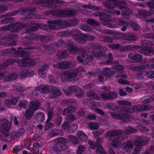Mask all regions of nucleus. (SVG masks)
Here are the masks:
<instances>
[{
    "label": "nucleus",
    "instance_id": "f257e3e1",
    "mask_svg": "<svg viewBox=\"0 0 154 154\" xmlns=\"http://www.w3.org/2000/svg\"><path fill=\"white\" fill-rule=\"evenodd\" d=\"M124 111L132 113L135 111L134 106L132 108L120 107L119 109L112 110L109 112V114L115 119L122 120L125 123L130 122L131 115Z\"/></svg>",
    "mask_w": 154,
    "mask_h": 154
},
{
    "label": "nucleus",
    "instance_id": "f03ea898",
    "mask_svg": "<svg viewBox=\"0 0 154 154\" xmlns=\"http://www.w3.org/2000/svg\"><path fill=\"white\" fill-rule=\"evenodd\" d=\"M123 132V131L122 130H118L106 132V137H114L112 141L110 143L111 145L113 147H118L121 144L122 140L127 139V136H120Z\"/></svg>",
    "mask_w": 154,
    "mask_h": 154
},
{
    "label": "nucleus",
    "instance_id": "7ed1b4c3",
    "mask_svg": "<svg viewBox=\"0 0 154 154\" xmlns=\"http://www.w3.org/2000/svg\"><path fill=\"white\" fill-rule=\"evenodd\" d=\"M136 140L134 141V144L137 147L134 148V152L136 153L140 152L142 147L148 143L149 139L145 137L136 135L135 137Z\"/></svg>",
    "mask_w": 154,
    "mask_h": 154
},
{
    "label": "nucleus",
    "instance_id": "20e7f679",
    "mask_svg": "<svg viewBox=\"0 0 154 154\" xmlns=\"http://www.w3.org/2000/svg\"><path fill=\"white\" fill-rule=\"evenodd\" d=\"M96 52L92 53L93 55L97 57H100L103 56V54L98 50L96 51ZM81 57L79 56L78 59L80 62H83L84 64H87L88 62H91L93 60L92 56H88V53L84 51L81 52Z\"/></svg>",
    "mask_w": 154,
    "mask_h": 154
},
{
    "label": "nucleus",
    "instance_id": "39448f33",
    "mask_svg": "<svg viewBox=\"0 0 154 154\" xmlns=\"http://www.w3.org/2000/svg\"><path fill=\"white\" fill-rule=\"evenodd\" d=\"M72 33V35L75 40L82 43H85L87 39L93 40L94 39L93 36L91 35L82 34L80 31L76 30H73Z\"/></svg>",
    "mask_w": 154,
    "mask_h": 154
},
{
    "label": "nucleus",
    "instance_id": "423d86ee",
    "mask_svg": "<svg viewBox=\"0 0 154 154\" xmlns=\"http://www.w3.org/2000/svg\"><path fill=\"white\" fill-rule=\"evenodd\" d=\"M40 105V103L37 100L31 102L29 104V107L24 114L26 118L29 119L31 118L35 111L38 109Z\"/></svg>",
    "mask_w": 154,
    "mask_h": 154
},
{
    "label": "nucleus",
    "instance_id": "0eeeda50",
    "mask_svg": "<svg viewBox=\"0 0 154 154\" xmlns=\"http://www.w3.org/2000/svg\"><path fill=\"white\" fill-rule=\"evenodd\" d=\"M57 143L54 146V150L60 152L64 150L67 148L66 145L65 143H68L69 141L64 138H59L57 139Z\"/></svg>",
    "mask_w": 154,
    "mask_h": 154
},
{
    "label": "nucleus",
    "instance_id": "6e6552de",
    "mask_svg": "<svg viewBox=\"0 0 154 154\" xmlns=\"http://www.w3.org/2000/svg\"><path fill=\"white\" fill-rule=\"evenodd\" d=\"M2 124L0 127V131L3 136H7L8 134V131L9 130L11 124L6 119H4L0 120Z\"/></svg>",
    "mask_w": 154,
    "mask_h": 154
},
{
    "label": "nucleus",
    "instance_id": "1a4fd4ad",
    "mask_svg": "<svg viewBox=\"0 0 154 154\" xmlns=\"http://www.w3.org/2000/svg\"><path fill=\"white\" fill-rule=\"evenodd\" d=\"M18 65L22 66H31L34 65L36 62L35 60L32 57H27L21 60H16Z\"/></svg>",
    "mask_w": 154,
    "mask_h": 154
},
{
    "label": "nucleus",
    "instance_id": "9d476101",
    "mask_svg": "<svg viewBox=\"0 0 154 154\" xmlns=\"http://www.w3.org/2000/svg\"><path fill=\"white\" fill-rule=\"evenodd\" d=\"M73 22L72 20L61 21L57 20L55 21H51V23L59 28H66L70 25V24Z\"/></svg>",
    "mask_w": 154,
    "mask_h": 154
},
{
    "label": "nucleus",
    "instance_id": "9b49d317",
    "mask_svg": "<svg viewBox=\"0 0 154 154\" xmlns=\"http://www.w3.org/2000/svg\"><path fill=\"white\" fill-rule=\"evenodd\" d=\"M118 2L116 0H106V12H109L112 14H116V10L113 9L114 6L117 5Z\"/></svg>",
    "mask_w": 154,
    "mask_h": 154
},
{
    "label": "nucleus",
    "instance_id": "f8f14e48",
    "mask_svg": "<svg viewBox=\"0 0 154 154\" xmlns=\"http://www.w3.org/2000/svg\"><path fill=\"white\" fill-rule=\"evenodd\" d=\"M78 91L80 92V94L76 93V96L77 97L80 98L83 95V94L81 89L79 88L76 87L72 86L69 88L68 89L65 90L64 92L65 94L66 95H69L71 94L72 93L73 91Z\"/></svg>",
    "mask_w": 154,
    "mask_h": 154
},
{
    "label": "nucleus",
    "instance_id": "ddd939ff",
    "mask_svg": "<svg viewBox=\"0 0 154 154\" xmlns=\"http://www.w3.org/2000/svg\"><path fill=\"white\" fill-rule=\"evenodd\" d=\"M77 72V71L75 70L71 72H65L62 76L66 79V80L68 81H70L72 82L75 81L76 75V73Z\"/></svg>",
    "mask_w": 154,
    "mask_h": 154
},
{
    "label": "nucleus",
    "instance_id": "4468645a",
    "mask_svg": "<svg viewBox=\"0 0 154 154\" xmlns=\"http://www.w3.org/2000/svg\"><path fill=\"white\" fill-rule=\"evenodd\" d=\"M122 37L123 39L127 41L128 43L135 42L138 38V36L133 33H131L127 35L124 34H122Z\"/></svg>",
    "mask_w": 154,
    "mask_h": 154
},
{
    "label": "nucleus",
    "instance_id": "2eb2a0df",
    "mask_svg": "<svg viewBox=\"0 0 154 154\" xmlns=\"http://www.w3.org/2000/svg\"><path fill=\"white\" fill-rule=\"evenodd\" d=\"M48 69V67L47 64H44L41 66L38 71L39 75L42 78L45 77Z\"/></svg>",
    "mask_w": 154,
    "mask_h": 154
},
{
    "label": "nucleus",
    "instance_id": "dca6fc26",
    "mask_svg": "<svg viewBox=\"0 0 154 154\" xmlns=\"http://www.w3.org/2000/svg\"><path fill=\"white\" fill-rule=\"evenodd\" d=\"M50 89L51 90L50 92V97L56 98L62 94L58 88L52 87Z\"/></svg>",
    "mask_w": 154,
    "mask_h": 154
},
{
    "label": "nucleus",
    "instance_id": "f3484780",
    "mask_svg": "<svg viewBox=\"0 0 154 154\" xmlns=\"http://www.w3.org/2000/svg\"><path fill=\"white\" fill-rule=\"evenodd\" d=\"M107 60H106V64L113 65L119 64V62L117 60H113V57L112 54L109 53L108 54Z\"/></svg>",
    "mask_w": 154,
    "mask_h": 154
},
{
    "label": "nucleus",
    "instance_id": "a211bd4d",
    "mask_svg": "<svg viewBox=\"0 0 154 154\" xmlns=\"http://www.w3.org/2000/svg\"><path fill=\"white\" fill-rule=\"evenodd\" d=\"M53 114V113L52 111H48V119L46 122V123L47 124V125L45 127V130H47L50 129V128L53 127L54 126L53 124V123H48V122L50 120Z\"/></svg>",
    "mask_w": 154,
    "mask_h": 154
},
{
    "label": "nucleus",
    "instance_id": "6ab92c4d",
    "mask_svg": "<svg viewBox=\"0 0 154 154\" xmlns=\"http://www.w3.org/2000/svg\"><path fill=\"white\" fill-rule=\"evenodd\" d=\"M71 63L67 61L59 62L57 65H54V66L57 68L64 69L68 68L70 66Z\"/></svg>",
    "mask_w": 154,
    "mask_h": 154
},
{
    "label": "nucleus",
    "instance_id": "aec40b11",
    "mask_svg": "<svg viewBox=\"0 0 154 154\" xmlns=\"http://www.w3.org/2000/svg\"><path fill=\"white\" fill-rule=\"evenodd\" d=\"M134 108L135 109V111H143L151 110L150 107L146 105H138L137 106H134Z\"/></svg>",
    "mask_w": 154,
    "mask_h": 154
},
{
    "label": "nucleus",
    "instance_id": "412c9836",
    "mask_svg": "<svg viewBox=\"0 0 154 154\" xmlns=\"http://www.w3.org/2000/svg\"><path fill=\"white\" fill-rule=\"evenodd\" d=\"M61 13L62 16H65L71 15H75L76 14V12L75 11L65 10H62L61 11Z\"/></svg>",
    "mask_w": 154,
    "mask_h": 154
},
{
    "label": "nucleus",
    "instance_id": "4be33fe9",
    "mask_svg": "<svg viewBox=\"0 0 154 154\" xmlns=\"http://www.w3.org/2000/svg\"><path fill=\"white\" fill-rule=\"evenodd\" d=\"M117 97L116 93L114 91L106 93V100H112Z\"/></svg>",
    "mask_w": 154,
    "mask_h": 154
},
{
    "label": "nucleus",
    "instance_id": "5701e85b",
    "mask_svg": "<svg viewBox=\"0 0 154 154\" xmlns=\"http://www.w3.org/2000/svg\"><path fill=\"white\" fill-rule=\"evenodd\" d=\"M138 52L146 55H149L152 51L150 49L145 48L140 49L138 51Z\"/></svg>",
    "mask_w": 154,
    "mask_h": 154
},
{
    "label": "nucleus",
    "instance_id": "b1692460",
    "mask_svg": "<svg viewBox=\"0 0 154 154\" xmlns=\"http://www.w3.org/2000/svg\"><path fill=\"white\" fill-rule=\"evenodd\" d=\"M124 149L127 152H130L131 149L133 148V145L131 142H127L125 145H124Z\"/></svg>",
    "mask_w": 154,
    "mask_h": 154
},
{
    "label": "nucleus",
    "instance_id": "393cba45",
    "mask_svg": "<svg viewBox=\"0 0 154 154\" xmlns=\"http://www.w3.org/2000/svg\"><path fill=\"white\" fill-rule=\"evenodd\" d=\"M77 135L80 139L83 141H85L87 138V135L81 131L77 132Z\"/></svg>",
    "mask_w": 154,
    "mask_h": 154
},
{
    "label": "nucleus",
    "instance_id": "a878e982",
    "mask_svg": "<svg viewBox=\"0 0 154 154\" xmlns=\"http://www.w3.org/2000/svg\"><path fill=\"white\" fill-rule=\"evenodd\" d=\"M142 45L145 48H150L153 45V43L148 40H143L141 41Z\"/></svg>",
    "mask_w": 154,
    "mask_h": 154
},
{
    "label": "nucleus",
    "instance_id": "bb28decb",
    "mask_svg": "<svg viewBox=\"0 0 154 154\" xmlns=\"http://www.w3.org/2000/svg\"><path fill=\"white\" fill-rule=\"evenodd\" d=\"M17 100L15 98H13L11 101L6 100L5 101V103L6 106L10 107L11 105H14L17 103Z\"/></svg>",
    "mask_w": 154,
    "mask_h": 154
},
{
    "label": "nucleus",
    "instance_id": "cd10ccee",
    "mask_svg": "<svg viewBox=\"0 0 154 154\" xmlns=\"http://www.w3.org/2000/svg\"><path fill=\"white\" fill-rule=\"evenodd\" d=\"M137 131V130L135 129L130 126L126 127L125 130V133L126 134H133Z\"/></svg>",
    "mask_w": 154,
    "mask_h": 154
},
{
    "label": "nucleus",
    "instance_id": "c85d7f7f",
    "mask_svg": "<svg viewBox=\"0 0 154 154\" xmlns=\"http://www.w3.org/2000/svg\"><path fill=\"white\" fill-rule=\"evenodd\" d=\"M68 49L70 53L75 54L79 52V49L73 46H69Z\"/></svg>",
    "mask_w": 154,
    "mask_h": 154
},
{
    "label": "nucleus",
    "instance_id": "c756f323",
    "mask_svg": "<svg viewBox=\"0 0 154 154\" xmlns=\"http://www.w3.org/2000/svg\"><path fill=\"white\" fill-rule=\"evenodd\" d=\"M58 58L59 59H63L68 56V54L66 51L58 52L57 54Z\"/></svg>",
    "mask_w": 154,
    "mask_h": 154
},
{
    "label": "nucleus",
    "instance_id": "7c9ffc66",
    "mask_svg": "<svg viewBox=\"0 0 154 154\" xmlns=\"http://www.w3.org/2000/svg\"><path fill=\"white\" fill-rule=\"evenodd\" d=\"M75 110L74 107L72 106L69 107L64 110L63 114L64 115H68L69 113L74 112Z\"/></svg>",
    "mask_w": 154,
    "mask_h": 154
},
{
    "label": "nucleus",
    "instance_id": "2f4dec72",
    "mask_svg": "<svg viewBox=\"0 0 154 154\" xmlns=\"http://www.w3.org/2000/svg\"><path fill=\"white\" fill-rule=\"evenodd\" d=\"M49 88L48 86H42L38 88L37 90L41 93H45L48 92V91Z\"/></svg>",
    "mask_w": 154,
    "mask_h": 154
},
{
    "label": "nucleus",
    "instance_id": "473e14b6",
    "mask_svg": "<svg viewBox=\"0 0 154 154\" xmlns=\"http://www.w3.org/2000/svg\"><path fill=\"white\" fill-rule=\"evenodd\" d=\"M45 118L44 114L41 112H38L36 116V118L38 121L40 122H42Z\"/></svg>",
    "mask_w": 154,
    "mask_h": 154
},
{
    "label": "nucleus",
    "instance_id": "72a5a7b5",
    "mask_svg": "<svg viewBox=\"0 0 154 154\" xmlns=\"http://www.w3.org/2000/svg\"><path fill=\"white\" fill-rule=\"evenodd\" d=\"M87 95L88 97L93 99H95L97 100H99L100 99V98L97 95L92 92L87 93Z\"/></svg>",
    "mask_w": 154,
    "mask_h": 154
},
{
    "label": "nucleus",
    "instance_id": "f704fd0d",
    "mask_svg": "<svg viewBox=\"0 0 154 154\" xmlns=\"http://www.w3.org/2000/svg\"><path fill=\"white\" fill-rule=\"evenodd\" d=\"M118 103L119 105H121L131 106L132 105L131 103L128 101L120 100Z\"/></svg>",
    "mask_w": 154,
    "mask_h": 154
},
{
    "label": "nucleus",
    "instance_id": "c9c22d12",
    "mask_svg": "<svg viewBox=\"0 0 154 154\" xmlns=\"http://www.w3.org/2000/svg\"><path fill=\"white\" fill-rule=\"evenodd\" d=\"M17 78V75L15 73H13L9 75L7 79H5L7 81H9L16 79Z\"/></svg>",
    "mask_w": 154,
    "mask_h": 154
},
{
    "label": "nucleus",
    "instance_id": "e433bc0d",
    "mask_svg": "<svg viewBox=\"0 0 154 154\" xmlns=\"http://www.w3.org/2000/svg\"><path fill=\"white\" fill-rule=\"evenodd\" d=\"M27 51H18L16 52V54L17 56L24 57L26 56L29 53H26Z\"/></svg>",
    "mask_w": 154,
    "mask_h": 154
},
{
    "label": "nucleus",
    "instance_id": "4c0bfd02",
    "mask_svg": "<svg viewBox=\"0 0 154 154\" xmlns=\"http://www.w3.org/2000/svg\"><path fill=\"white\" fill-rule=\"evenodd\" d=\"M145 75L148 78L152 79L154 78V71H150L148 72H144Z\"/></svg>",
    "mask_w": 154,
    "mask_h": 154
},
{
    "label": "nucleus",
    "instance_id": "58836bf2",
    "mask_svg": "<svg viewBox=\"0 0 154 154\" xmlns=\"http://www.w3.org/2000/svg\"><path fill=\"white\" fill-rule=\"evenodd\" d=\"M145 66L144 65H142L141 66H131L130 68L133 70L137 71L139 70H141L142 68H144Z\"/></svg>",
    "mask_w": 154,
    "mask_h": 154
},
{
    "label": "nucleus",
    "instance_id": "ea45409f",
    "mask_svg": "<svg viewBox=\"0 0 154 154\" xmlns=\"http://www.w3.org/2000/svg\"><path fill=\"white\" fill-rule=\"evenodd\" d=\"M115 20L116 23L118 25H124L127 24L126 21L119 18H116Z\"/></svg>",
    "mask_w": 154,
    "mask_h": 154
},
{
    "label": "nucleus",
    "instance_id": "a19ab883",
    "mask_svg": "<svg viewBox=\"0 0 154 154\" xmlns=\"http://www.w3.org/2000/svg\"><path fill=\"white\" fill-rule=\"evenodd\" d=\"M130 13V9L128 8H125V9H122L121 15L123 16L128 15Z\"/></svg>",
    "mask_w": 154,
    "mask_h": 154
},
{
    "label": "nucleus",
    "instance_id": "79ce46f5",
    "mask_svg": "<svg viewBox=\"0 0 154 154\" xmlns=\"http://www.w3.org/2000/svg\"><path fill=\"white\" fill-rule=\"evenodd\" d=\"M89 128L92 130H94L97 129L98 127V125L96 123H91L89 124Z\"/></svg>",
    "mask_w": 154,
    "mask_h": 154
},
{
    "label": "nucleus",
    "instance_id": "37998d69",
    "mask_svg": "<svg viewBox=\"0 0 154 154\" xmlns=\"http://www.w3.org/2000/svg\"><path fill=\"white\" fill-rule=\"evenodd\" d=\"M114 72L110 70L109 68H106V76L110 77L114 75Z\"/></svg>",
    "mask_w": 154,
    "mask_h": 154
},
{
    "label": "nucleus",
    "instance_id": "c03bdc74",
    "mask_svg": "<svg viewBox=\"0 0 154 154\" xmlns=\"http://www.w3.org/2000/svg\"><path fill=\"white\" fill-rule=\"evenodd\" d=\"M97 15L100 17V20L102 21V23L103 22H105L106 21V16L104 14L98 13L97 14Z\"/></svg>",
    "mask_w": 154,
    "mask_h": 154
},
{
    "label": "nucleus",
    "instance_id": "a18cd8bd",
    "mask_svg": "<svg viewBox=\"0 0 154 154\" xmlns=\"http://www.w3.org/2000/svg\"><path fill=\"white\" fill-rule=\"evenodd\" d=\"M109 47L113 49H116L119 48L120 45L119 44H111L109 45Z\"/></svg>",
    "mask_w": 154,
    "mask_h": 154
},
{
    "label": "nucleus",
    "instance_id": "49530a36",
    "mask_svg": "<svg viewBox=\"0 0 154 154\" xmlns=\"http://www.w3.org/2000/svg\"><path fill=\"white\" fill-rule=\"evenodd\" d=\"M27 105V103L26 101H22L19 104V106L21 109H25Z\"/></svg>",
    "mask_w": 154,
    "mask_h": 154
},
{
    "label": "nucleus",
    "instance_id": "de8ad7c7",
    "mask_svg": "<svg viewBox=\"0 0 154 154\" xmlns=\"http://www.w3.org/2000/svg\"><path fill=\"white\" fill-rule=\"evenodd\" d=\"M85 150V148L84 146L81 145L79 146L78 149L77 150V154H82Z\"/></svg>",
    "mask_w": 154,
    "mask_h": 154
},
{
    "label": "nucleus",
    "instance_id": "09e8293b",
    "mask_svg": "<svg viewBox=\"0 0 154 154\" xmlns=\"http://www.w3.org/2000/svg\"><path fill=\"white\" fill-rule=\"evenodd\" d=\"M24 129L23 128H21L16 133L15 136L17 137H20L24 133Z\"/></svg>",
    "mask_w": 154,
    "mask_h": 154
},
{
    "label": "nucleus",
    "instance_id": "8fccbe9b",
    "mask_svg": "<svg viewBox=\"0 0 154 154\" xmlns=\"http://www.w3.org/2000/svg\"><path fill=\"white\" fill-rule=\"evenodd\" d=\"M134 60L137 61V62H139L142 60L143 57L140 54H135Z\"/></svg>",
    "mask_w": 154,
    "mask_h": 154
},
{
    "label": "nucleus",
    "instance_id": "3c124183",
    "mask_svg": "<svg viewBox=\"0 0 154 154\" xmlns=\"http://www.w3.org/2000/svg\"><path fill=\"white\" fill-rule=\"evenodd\" d=\"M117 64H114L115 65L113 66V67L115 68L116 70L119 71H122L123 70L124 67L122 65Z\"/></svg>",
    "mask_w": 154,
    "mask_h": 154
},
{
    "label": "nucleus",
    "instance_id": "603ef678",
    "mask_svg": "<svg viewBox=\"0 0 154 154\" xmlns=\"http://www.w3.org/2000/svg\"><path fill=\"white\" fill-rule=\"evenodd\" d=\"M83 7L84 8H87V9H90L93 10H97L98 9V7L95 6H93L91 5H83Z\"/></svg>",
    "mask_w": 154,
    "mask_h": 154
},
{
    "label": "nucleus",
    "instance_id": "864d4df0",
    "mask_svg": "<svg viewBox=\"0 0 154 154\" xmlns=\"http://www.w3.org/2000/svg\"><path fill=\"white\" fill-rule=\"evenodd\" d=\"M146 5L150 8H154V0H151L146 3Z\"/></svg>",
    "mask_w": 154,
    "mask_h": 154
},
{
    "label": "nucleus",
    "instance_id": "5fc2aeb1",
    "mask_svg": "<svg viewBox=\"0 0 154 154\" xmlns=\"http://www.w3.org/2000/svg\"><path fill=\"white\" fill-rule=\"evenodd\" d=\"M87 23H88L91 25H97L99 24V23L97 21H95L92 19L88 20Z\"/></svg>",
    "mask_w": 154,
    "mask_h": 154
},
{
    "label": "nucleus",
    "instance_id": "6e6d98bb",
    "mask_svg": "<svg viewBox=\"0 0 154 154\" xmlns=\"http://www.w3.org/2000/svg\"><path fill=\"white\" fill-rule=\"evenodd\" d=\"M97 153H101V154H106L105 152L103 151L102 146H98L97 148Z\"/></svg>",
    "mask_w": 154,
    "mask_h": 154
},
{
    "label": "nucleus",
    "instance_id": "4d7b16f0",
    "mask_svg": "<svg viewBox=\"0 0 154 154\" xmlns=\"http://www.w3.org/2000/svg\"><path fill=\"white\" fill-rule=\"evenodd\" d=\"M144 36L146 38L154 39V33H146Z\"/></svg>",
    "mask_w": 154,
    "mask_h": 154
},
{
    "label": "nucleus",
    "instance_id": "13d9d810",
    "mask_svg": "<svg viewBox=\"0 0 154 154\" xmlns=\"http://www.w3.org/2000/svg\"><path fill=\"white\" fill-rule=\"evenodd\" d=\"M70 140L72 142L73 144L74 145L77 144L79 143L76 137L74 136H71L70 137Z\"/></svg>",
    "mask_w": 154,
    "mask_h": 154
},
{
    "label": "nucleus",
    "instance_id": "bf43d9fd",
    "mask_svg": "<svg viewBox=\"0 0 154 154\" xmlns=\"http://www.w3.org/2000/svg\"><path fill=\"white\" fill-rule=\"evenodd\" d=\"M139 13L141 15L146 16H149L150 14V13L148 12L147 10L140 11Z\"/></svg>",
    "mask_w": 154,
    "mask_h": 154
},
{
    "label": "nucleus",
    "instance_id": "052dcab7",
    "mask_svg": "<svg viewBox=\"0 0 154 154\" xmlns=\"http://www.w3.org/2000/svg\"><path fill=\"white\" fill-rule=\"evenodd\" d=\"M21 149H22V147L21 146H18L13 148V151L14 153H16Z\"/></svg>",
    "mask_w": 154,
    "mask_h": 154
},
{
    "label": "nucleus",
    "instance_id": "680f3d73",
    "mask_svg": "<svg viewBox=\"0 0 154 154\" xmlns=\"http://www.w3.org/2000/svg\"><path fill=\"white\" fill-rule=\"evenodd\" d=\"M131 26L133 29L135 31H137L139 29L140 27L136 23H133L131 25Z\"/></svg>",
    "mask_w": 154,
    "mask_h": 154
},
{
    "label": "nucleus",
    "instance_id": "e2e57ef3",
    "mask_svg": "<svg viewBox=\"0 0 154 154\" xmlns=\"http://www.w3.org/2000/svg\"><path fill=\"white\" fill-rule=\"evenodd\" d=\"M128 52L132 51L135 48V47L132 45H128L126 46Z\"/></svg>",
    "mask_w": 154,
    "mask_h": 154
},
{
    "label": "nucleus",
    "instance_id": "0e129e2a",
    "mask_svg": "<svg viewBox=\"0 0 154 154\" xmlns=\"http://www.w3.org/2000/svg\"><path fill=\"white\" fill-rule=\"evenodd\" d=\"M118 82V83L123 85L128 84V82L127 80L122 79H120Z\"/></svg>",
    "mask_w": 154,
    "mask_h": 154
},
{
    "label": "nucleus",
    "instance_id": "69168bd1",
    "mask_svg": "<svg viewBox=\"0 0 154 154\" xmlns=\"http://www.w3.org/2000/svg\"><path fill=\"white\" fill-rule=\"evenodd\" d=\"M88 144L90 145L91 148L92 149H94L96 147V146L95 145L94 143L91 140L89 141Z\"/></svg>",
    "mask_w": 154,
    "mask_h": 154
},
{
    "label": "nucleus",
    "instance_id": "338daca9",
    "mask_svg": "<svg viewBox=\"0 0 154 154\" xmlns=\"http://www.w3.org/2000/svg\"><path fill=\"white\" fill-rule=\"evenodd\" d=\"M119 92V94L121 96H124L127 95V93L122 89H120Z\"/></svg>",
    "mask_w": 154,
    "mask_h": 154
},
{
    "label": "nucleus",
    "instance_id": "774afa93",
    "mask_svg": "<svg viewBox=\"0 0 154 154\" xmlns=\"http://www.w3.org/2000/svg\"><path fill=\"white\" fill-rule=\"evenodd\" d=\"M144 71L140 72L137 74V79H142V77L143 76V74H145V72H144Z\"/></svg>",
    "mask_w": 154,
    "mask_h": 154
}]
</instances>
